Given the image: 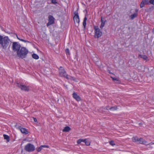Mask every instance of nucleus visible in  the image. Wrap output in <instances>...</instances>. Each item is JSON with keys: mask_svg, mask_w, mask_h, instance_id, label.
<instances>
[{"mask_svg": "<svg viewBox=\"0 0 154 154\" xmlns=\"http://www.w3.org/2000/svg\"><path fill=\"white\" fill-rule=\"evenodd\" d=\"M10 42V40L8 36H3L0 35V44L2 48L6 49L9 45Z\"/></svg>", "mask_w": 154, "mask_h": 154, "instance_id": "1", "label": "nucleus"}, {"mask_svg": "<svg viewBox=\"0 0 154 154\" xmlns=\"http://www.w3.org/2000/svg\"><path fill=\"white\" fill-rule=\"evenodd\" d=\"M59 74L60 76L63 77L67 79L75 81L76 79L74 77L68 75L65 69L62 66H60L59 69Z\"/></svg>", "mask_w": 154, "mask_h": 154, "instance_id": "2", "label": "nucleus"}, {"mask_svg": "<svg viewBox=\"0 0 154 154\" xmlns=\"http://www.w3.org/2000/svg\"><path fill=\"white\" fill-rule=\"evenodd\" d=\"M28 53V51L25 48L21 47L20 49L17 52L18 56L22 59L26 57Z\"/></svg>", "mask_w": 154, "mask_h": 154, "instance_id": "3", "label": "nucleus"}, {"mask_svg": "<svg viewBox=\"0 0 154 154\" xmlns=\"http://www.w3.org/2000/svg\"><path fill=\"white\" fill-rule=\"evenodd\" d=\"M132 140L133 142L136 143L137 144H143L147 145L150 144H154V143H148L147 141L145 140L142 138H138L137 137H133L132 138Z\"/></svg>", "mask_w": 154, "mask_h": 154, "instance_id": "4", "label": "nucleus"}, {"mask_svg": "<svg viewBox=\"0 0 154 154\" xmlns=\"http://www.w3.org/2000/svg\"><path fill=\"white\" fill-rule=\"evenodd\" d=\"M94 38H98L101 37L102 35V32L99 28L98 26H94Z\"/></svg>", "mask_w": 154, "mask_h": 154, "instance_id": "5", "label": "nucleus"}, {"mask_svg": "<svg viewBox=\"0 0 154 154\" xmlns=\"http://www.w3.org/2000/svg\"><path fill=\"white\" fill-rule=\"evenodd\" d=\"M15 85L19 88H20L22 90L25 91H29V86L23 85L22 82H17L15 84Z\"/></svg>", "mask_w": 154, "mask_h": 154, "instance_id": "6", "label": "nucleus"}, {"mask_svg": "<svg viewBox=\"0 0 154 154\" xmlns=\"http://www.w3.org/2000/svg\"><path fill=\"white\" fill-rule=\"evenodd\" d=\"M34 146L30 143H28L24 147V149L27 152H31L35 150Z\"/></svg>", "mask_w": 154, "mask_h": 154, "instance_id": "7", "label": "nucleus"}, {"mask_svg": "<svg viewBox=\"0 0 154 154\" xmlns=\"http://www.w3.org/2000/svg\"><path fill=\"white\" fill-rule=\"evenodd\" d=\"M21 48L20 45L17 42L13 43L12 49L14 51H17L19 50Z\"/></svg>", "mask_w": 154, "mask_h": 154, "instance_id": "8", "label": "nucleus"}, {"mask_svg": "<svg viewBox=\"0 0 154 154\" xmlns=\"http://www.w3.org/2000/svg\"><path fill=\"white\" fill-rule=\"evenodd\" d=\"M48 22L47 24V26L53 24L54 23V18L53 16L51 15H49L48 17Z\"/></svg>", "mask_w": 154, "mask_h": 154, "instance_id": "9", "label": "nucleus"}, {"mask_svg": "<svg viewBox=\"0 0 154 154\" xmlns=\"http://www.w3.org/2000/svg\"><path fill=\"white\" fill-rule=\"evenodd\" d=\"M15 127H16L17 129L20 130L21 132L23 134H26L28 133V131L26 128H23L21 126L17 127V125H15Z\"/></svg>", "mask_w": 154, "mask_h": 154, "instance_id": "10", "label": "nucleus"}, {"mask_svg": "<svg viewBox=\"0 0 154 154\" xmlns=\"http://www.w3.org/2000/svg\"><path fill=\"white\" fill-rule=\"evenodd\" d=\"M75 16L73 17V19L74 22L75 21L78 23V26L80 22V19L79 15H78V13L77 11H75L74 12Z\"/></svg>", "mask_w": 154, "mask_h": 154, "instance_id": "11", "label": "nucleus"}, {"mask_svg": "<svg viewBox=\"0 0 154 154\" xmlns=\"http://www.w3.org/2000/svg\"><path fill=\"white\" fill-rule=\"evenodd\" d=\"M73 97L77 101H79L81 100L80 97L75 92H74L72 94Z\"/></svg>", "mask_w": 154, "mask_h": 154, "instance_id": "12", "label": "nucleus"}, {"mask_svg": "<svg viewBox=\"0 0 154 154\" xmlns=\"http://www.w3.org/2000/svg\"><path fill=\"white\" fill-rule=\"evenodd\" d=\"M149 1L148 0H143L140 5L141 8L143 7L145 5L149 4Z\"/></svg>", "mask_w": 154, "mask_h": 154, "instance_id": "13", "label": "nucleus"}, {"mask_svg": "<svg viewBox=\"0 0 154 154\" xmlns=\"http://www.w3.org/2000/svg\"><path fill=\"white\" fill-rule=\"evenodd\" d=\"M138 58H142L144 60H147L148 59L147 56L144 55L139 54L138 56Z\"/></svg>", "mask_w": 154, "mask_h": 154, "instance_id": "14", "label": "nucleus"}, {"mask_svg": "<svg viewBox=\"0 0 154 154\" xmlns=\"http://www.w3.org/2000/svg\"><path fill=\"white\" fill-rule=\"evenodd\" d=\"M87 20V18L86 16L84 18L83 23V25L84 26V29H85L86 28V21Z\"/></svg>", "mask_w": 154, "mask_h": 154, "instance_id": "15", "label": "nucleus"}, {"mask_svg": "<svg viewBox=\"0 0 154 154\" xmlns=\"http://www.w3.org/2000/svg\"><path fill=\"white\" fill-rule=\"evenodd\" d=\"M71 130V128L69 126H66L63 130V131L65 132H69Z\"/></svg>", "mask_w": 154, "mask_h": 154, "instance_id": "16", "label": "nucleus"}, {"mask_svg": "<svg viewBox=\"0 0 154 154\" xmlns=\"http://www.w3.org/2000/svg\"><path fill=\"white\" fill-rule=\"evenodd\" d=\"M32 57L33 58L36 60L38 59L39 58V57L38 55L34 53L32 55Z\"/></svg>", "mask_w": 154, "mask_h": 154, "instance_id": "17", "label": "nucleus"}, {"mask_svg": "<svg viewBox=\"0 0 154 154\" xmlns=\"http://www.w3.org/2000/svg\"><path fill=\"white\" fill-rule=\"evenodd\" d=\"M3 137L4 139L6 140L7 142H8L10 140V138L9 136L6 134H4Z\"/></svg>", "mask_w": 154, "mask_h": 154, "instance_id": "18", "label": "nucleus"}, {"mask_svg": "<svg viewBox=\"0 0 154 154\" xmlns=\"http://www.w3.org/2000/svg\"><path fill=\"white\" fill-rule=\"evenodd\" d=\"M86 139H79L77 141V143L78 144L80 143L81 142H83L85 143V142L86 141Z\"/></svg>", "mask_w": 154, "mask_h": 154, "instance_id": "19", "label": "nucleus"}, {"mask_svg": "<svg viewBox=\"0 0 154 154\" xmlns=\"http://www.w3.org/2000/svg\"><path fill=\"white\" fill-rule=\"evenodd\" d=\"M117 107L116 106H112L109 108V109L110 110H111L112 111H114L117 110Z\"/></svg>", "mask_w": 154, "mask_h": 154, "instance_id": "20", "label": "nucleus"}, {"mask_svg": "<svg viewBox=\"0 0 154 154\" xmlns=\"http://www.w3.org/2000/svg\"><path fill=\"white\" fill-rule=\"evenodd\" d=\"M154 9V6L150 7L148 9V12H151Z\"/></svg>", "mask_w": 154, "mask_h": 154, "instance_id": "21", "label": "nucleus"}, {"mask_svg": "<svg viewBox=\"0 0 154 154\" xmlns=\"http://www.w3.org/2000/svg\"><path fill=\"white\" fill-rule=\"evenodd\" d=\"M137 16V14L136 13H134L133 14H132L131 15L130 17L131 19L133 20L134 19L135 17Z\"/></svg>", "mask_w": 154, "mask_h": 154, "instance_id": "22", "label": "nucleus"}, {"mask_svg": "<svg viewBox=\"0 0 154 154\" xmlns=\"http://www.w3.org/2000/svg\"><path fill=\"white\" fill-rule=\"evenodd\" d=\"M106 21V20H104V23H101V25L100 26V28L101 29H102L104 27V26H105V23Z\"/></svg>", "mask_w": 154, "mask_h": 154, "instance_id": "23", "label": "nucleus"}, {"mask_svg": "<svg viewBox=\"0 0 154 154\" xmlns=\"http://www.w3.org/2000/svg\"><path fill=\"white\" fill-rule=\"evenodd\" d=\"M65 52L66 53V54L68 55H69L70 54V53L69 52V50L68 48H66L65 50Z\"/></svg>", "mask_w": 154, "mask_h": 154, "instance_id": "24", "label": "nucleus"}, {"mask_svg": "<svg viewBox=\"0 0 154 154\" xmlns=\"http://www.w3.org/2000/svg\"><path fill=\"white\" fill-rule=\"evenodd\" d=\"M111 78L112 79V80L113 81H118L119 82H118V83H119L120 82V81L118 79L115 78V77H111Z\"/></svg>", "mask_w": 154, "mask_h": 154, "instance_id": "25", "label": "nucleus"}, {"mask_svg": "<svg viewBox=\"0 0 154 154\" xmlns=\"http://www.w3.org/2000/svg\"><path fill=\"white\" fill-rule=\"evenodd\" d=\"M85 145L87 146H89L90 144V142L89 141L87 140L86 139V141L85 142Z\"/></svg>", "mask_w": 154, "mask_h": 154, "instance_id": "26", "label": "nucleus"}, {"mask_svg": "<svg viewBox=\"0 0 154 154\" xmlns=\"http://www.w3.org/2000/svg\"><path fill=\"white\" fill-rule=\"evenodd\" d=\"M109 143L110 145L112 146H113L116 145V144L114 143V141L112 140H111L109 141Z\"/></svg>", "mask_w": 154, "mask_h": 154, "instance_id": "27", "label": "nucleus"}, {"mask_svg": "<svg viewBox=\"0 0 154 154\" xmlns=\"http://www.w3.org/2000/svg\"><path fill=\"white\" fill-rule=\"evenodd\" d=\"M42 149V148L41 146L39 147L36 148V150L38 152H39L41 151Z\"/></svg>", "mask_w": 154, "mask_h": 154, "instance_id": "28", "label": "nucleus"}, {"mask_svg": "<svg viewBox=\"0 0 154 154\" xmlns=\"http://www.w3.org/2000/svg\"><path fill=\"white\" fill-rule=\"evenodd\" d=\"M51 2L52 3L55 4L57 3V2L56 1V0H51Z\"/></svg>", "mask_w": 154, "mask_h": 154, "instance_id": "29", "label": "nucleus"}, {"mask_svg": "<svg viewBox=\"0 0 154 154\" xmlns=\"http://www.w3.org/2000/svg\"><path fill=\"white\" fill-rule=\"evenodd\" d=\"M19 39V40H20V41H21L23 42H28V43H29V42L28 41H27V40H24L23 39Z\"/></svg>", "mask_w": 154, "mask_h": 154, "instance_id": "30", "label": "nucleus"}, {"mask_svg": "<svg viewBox=\"0 0 154 154\" xmlns=\"http://www.w3.org/2000/svg\"><path fill=\"white\" fill-rule=\"evenodd\" d=\"M149 2L150 3L154 5V0H150Z\"/></svg>", "mask_w": 154, "mask_h": 154, "instance_id": "31", "label": "nucleus"}, {"mask_svg": "<svg viewBox=\"0 0 154 154\" xmlns=\"http://www.w3.org/2000/svg\"><path fill=\"white\" fill-rule=\"evenodd\" d=\"M41 147H42V148L43 147H47V148H48L49 146H48L44 145H41Z\"/></svg>", "mask_w": 154, "mask_h": 154, "instance_id": "32", "label": "nucleus"}, {"mask_svg": "<svg viewBox=\"0 0 154 154\" xmlns=\"http://www.w3.org/2000/svg\"><path fill=\"white\" fill-rule=\"evenodd\" d=\"M33 120L34 122H38L37 119L35 118H33Z\"/></svg>", "mask_w": 154, "mask_h": 154, "instance_id": "33", "label": "nucleus"}, {"mask_svg": "<svg viewBox=\"0 0 154 154\" xmlns=\"http://www.w3.org/2000/svg\"><path fill=\"white\" fill-rule=\"evenodd\" d=\"M102 17L101 18V23H104V20H103L102 19Z\"/></svg>", "mask_w": 154, "mask_h": 154, "instance_id": "34", "label": "nucleus"}, {"mask_svg": "<svg viewBox=\"0 0 154 154\" xmlns=\"http://www.w3.org/2000/svg\"><path fill=\"white\" fill-rule=\"evenodd\" d=\"M109 106H107L106 107V109L107 110L109 109Z\"/></svg>", "mask_w": 154, "mask_h": 154, "instance_id": "35", "label": "nucleus"}, {"mask_svg": "<svg viewBox=\"0 0 154 154\" xmlns=\"http://www.w3.org/2000/svg\"><path fill=\"white\" fill-rule=\"evenodd\" d=\"M108 71L109 72L110 74H112V73L110 72V70H109Z\"/></svg>", "mask_w": 154, "mask_h": 154, "instance_id": "36", "label": "nucleus"}, {"mask_svg": "<svg viewBox=\"0 0 154 154\" xmlns=\"http://www.w3.org/2000/svg\"><path fill=\"white\" fill-rule=\"evenodd\" d=\"M17 38L19 39H20V38H18V37H17Z\"/></svg>", "mask_w": 154, "mask_h": 154, "instance_id": "37", "label": "nucleus"}]
</instances>
